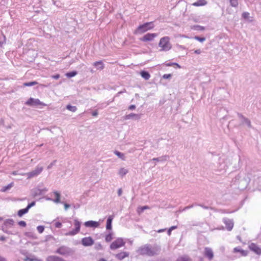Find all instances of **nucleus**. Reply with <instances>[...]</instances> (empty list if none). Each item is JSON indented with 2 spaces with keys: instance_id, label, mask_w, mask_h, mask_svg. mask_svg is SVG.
Wrapping results in <instances>:
<instances>
[{
  "instance_id": "1",
  "label": "nucleus",
  "mask_w": 261,
  "mask_h": 261,
  "mask_svg": "<svg viewBox=\"0 0 261 261\" xmlns=\"http://www.w3.org/2000/svg\"><path fill=\"white\" fill-rule=\"evenodd\" d=\"M160 250V247L156 244L153 245L146 244L140 247L137 252L141 255L152 256L159 254Z\"/></svg>"
},
{
  "instance_id": "2",
  "label": "nucleus",
  "mask_w": 261,
  "mask_h": 261,
  "mask_svg": "<svg viewBox=\"0 0 261 261\" xmlns=\"http://www.w3.org/2000/svg\"><path fill=\"white\" fill-rule=\"evenodd\" d=\"M170 38L165 36L161 38L159 43V46L161 48V51H167L172 48V44L170 42Z\"/></svg>"
},
{
  "instance_id": "3",
  "label": "nucleus",
  "mask_w": 261,
  "mask_h": 261,
  "mask_svg": "<svg viewBox=\"0 0 261 261\" xmlns=\"http://www.w3.org/2000/svg\"><path fill=\"white\" fill-rule=\"evenodd\" d=\"M153 22H146L140 25L134 31L135 34H141L153 28Z\"/></svg>"
},
{
  "instance_id": "4",
  "label": "nucleus",
  "mask_w": 261,
  "mask_h": 261,
  "mask_svg": "<svg viewBox=\"0 0 261 261\" xmlns=\"http://www.w3.org/2000/svg\"><path fill=\"white\" fill-rule=\"evenodd\" d=\"M125 242L121 238L117 239L113 242L110 245V249L111 250H116L124 246Z\"/></svg>"
},
{
  "instance_id": "5",
  "label": "nucleus",
  "mask_w": 261,
  "mask_h": 261,
  "mask_svg": "<svg viewBox=\"0 0 261 261\" xmlns=\"http://www.w3.org/2000/svg\"><path fill=\"white\" fill-rule=\"evenodd\" d=\"M73 225L75 227L74 229L66 233V236H73L77 234L80 232L81 222H80L77 219H75L74 220Z\"/></svg>"
},
{
  "instance_id": "6",
  "label": "nucleus",
  "mask_w": 261,
  "mask_h": 261,
  "mask_svg": "<svg viewBox=\"0 0 261 261\" xmlns=\"http://www.w3.org/2000/svg\"><path fill=\"white\" fill-rule=\"evenodd\" d=\"M43 169V167L38 165L36 168L31 172L25 173L28 178H31L39 175Z\"/></svg>"
},
{
  "instance_id": "7",
  "label": "nucleus",
  "mask_w": 261,
  "mask_h": 261,
  "mask_svg": "<svg viewBox=\"0 0 261 261\" xmlns=\"http://www.w3.org/2000/svg\"><path fill=\"white\" fill-rule=\"evenodd\" d=\"M238 115L241 125H246L249 128L252 127L251 122L248 118L239 113L238 114Z\"/></svg>"
},
{
  "instance_id": "8",
  "label": "nucleus",
  "mask_w": 261,
  "mask_h": 261,
  "mask_svg": "<svg viewBox=\"0 0 261 261\" xmlns=\"http://www.w3.org/2000/svg\"><path fill=\"white\" fill-rule=\"evenodd\" d=\"M56 252L62 255H66L69 254L71 252V250L67 247L62 246L58 248Z\"/></svg>"
},
{
  "instance_id": "9",
  "label": "nucleus",
  "mask_w": 261,
  "mask_h": 261,
  "mask_svg": "<svg viewBox=\"0 0 261 261\" xmlns=\"http://www.w3.org/2000/svg\"><path fill=\"white\" fill-rule=\"evenodd\" d=\"M14 224V221L12 219H7L5 221L4 225L2 226V229L4 232L8 233L6 230L7 228L12 227Z\"/></svg>"
},
{
  "instance_id": "10",
  "label": "nucleus",
  "mask_w": 261,
  "mask_h": 261,
  "mask_svg": "<svg viewBox=\"0 0 261 261\" xmlns=\"http://www.w3.org/2000/svg\"><path fill=\"white\" fill-rule=\"evenodd\" d=\"M156 36L157 34L156 33H147L143 37L141 38L140 40L144 42L151 41H152Z\"/></svg>"
},
{
  "instance_id": "11",
  "label": "nucleus",
  "mask_w": 261,
  "mask_h": 261,
  "mask_svg": "<svg viewBox=\"0 0 261 261\" xmlns=\"http://www.w3.org/2000/svg\"><path fill=\"white\" fill-rule=\"evenodd\" d=\"M82 244L84 246H91L94 244V240L90 237H85L82 239Z\"/></svg>"
},
{
  "instance_id": "12",
  "label": "nucleus",
  "mask_w": 261,
  "mask_h": 261,
  "mask_svg": "<svg viewBox=\"0 0 261 261\" xmlns=\"http://www.w3.org/2000/svg\"><path fill=\"white\" fill-rule=\"evenodd\" d=\"M204 254L209 260L212 259L214 257L213 251L212 249L209 247L205 248Z\"/></svg>"
},
{
  "instance_id": "13",
  "label": "nucleus",
  "mask_w": 261,
  "mask_h": 261,
  "mask_svg": "<svg viewBox=\"0 0 261 261\" xmlns=\"http://www.w3.org/2000/svg\"><path fill=\"white\" fill-rule=\"evenodd\" d=\"M223 221L226 225L227 229L228 231H230L233 227V223L232 220L227 218H224Z\"/></svg>"
},
{
  "instance_id": "14",
  "label": "nucleus",
  "mask_w": 261,
  "mask_h": 261,
  "mask_svg": "<svg viewBox=\"0 0 261 261\" xmlns=\"http://www.w3.org/2000/svg\"><path fill=\"white\" fill-rule=\"evenodd\" d=\"M26 104L30 106H37L41 105V102L38 99L30 98L27 102Z\"/></svg>"
},
{
  "instance_id": "15",
  "label": "nucleus",
  "mask_w": 261,
  "mask_h": 261,
  "mask_svg": "<svg viewBox=\"0 0 261 261\" xmlns=\"http://www.w3.org/2000/svg\"><path fill=\"white\" fill-rule=\"evenodd\" d=\"M141 118V115L136 114L134 113H130L128 115H126L124 117L125 120L134 119L139 120Z\"/></svg>"
},
{
  "instance_id": "16",
  "label": "nucleus",
  "mask_w": 261,
  "mask_h": 261,
  "mask_svg": "<svg viewBox=\"0 0 261 261\" xmlns=\"http://www.w3.org/2000/svg\"><path fill=\"white\" fill-rule=\"evenodd\" d=\"M249 249L257 254H261V249L259 248L256 244L251 243L249 245Z\"/></svg>"
},
{
  "instance_id": "17",
  "label": "nucleus",
  "mask_w": 261,
  "mask_h": 261,
  "mask_svg": "<svg viewBox=\"0 0 261 261\" xmlns=\"http://www.w3.org/2000/svg\"><path fill=\"white\" fill-rule=\"evenodd\" d=\"M84 225L87 227L96 228L99 226V223L94 221L85 222Z\"/></svg>"
},
{
  "instance_id": "18",
  "label": "nucleus",
  "mask_w": 261,
  "mask_h": 261,
  "mask_svg": "<svg viewBox=\"0 0 261 261\" xmlns=\"http://www.w3.org/2000/svg\"><path fill=\"white\" fill-rule=\"evenodd\" d=\"M129 256V253L127 252H121L116 254L115 257L119 260H122Z\"/></svg>"
},
{
  "instance_id": "19",
  "label": "nucleus",
  "mask_w": 261,
  "mask_h": 261,
  "mask_svg": "<svg viewBox=\"0 0 261 261\" xmlns=\"http://www.w3.org/2000/svg\"><path fill=\"white\" fill-rule=\"evenodd\" d=\"M46 261H66L64 259L55 255L48 256L46 258Z\"/></svg>"
},
{
  "instance_id": "20",
  "label": "nucleus",
  "mask_w": 261,
  "mask_h": 261,
  "mask_svg": "<svg viewBox=\"0 0 261 261\" xmlns=\"http://www.w3.org/2000/svg\"><path fill=\"white\" fill-rule=\"evenodd\" d=\"M93 66H94L97 70H102L104 68L105 65L102 61H97L93 63Z\"/></svg>"
},
{
  "instance_id": "21",
  "label": "nucleus",
  "mask_w": 261,
  "mask_h": 261,
  "mask_svg": "<svg viewBox=\"0 0 261 261\" xmlns=\"http://www.w3.org/2000/svg\"><path fill=\"white\" fill-rule=\"evenodd\" d=\"M113 219V216H110L107 221V225L106 228L107 229L110 230L112 229V222Z\"/></svg>"
},
{
  "instance_id": "22",
  "label": "nucleus",
  "mask_w": 261,
  "mask_h": 261,
  "mask_svg": "<svg viewBox=\"0 0 261 261\" xmlns=\"http://www.w3.org/2000/svg\"><path fill=\"white\" fill-rule=\"evenodd\" d=\"M207 2L205 0H198L194 3L193 5L196 7L202 6L206 5Z\"/></svg>"
},
{
  "instance_id": "23",
  "label": "nucleus",
  "mask_w": 261,
  "mask_h": 261,
  "mask_svg": "<svg viewBox=\"0 0 261 261\" xmlns=\"http://www.w3.org/2000/svg\"><path fill=\"white\" fill-rule=\"evenodd\" d=\"M234 252H240L242 256H246L247 255V251L242 250L240 247H236L233 249Z\"/></svg>"
},
{
  "instance_id": "24",
  "label": "nucleus",
  "mask_w": 261,
  "mask_h": 261,
  "mask_svg": "<svg viewBox=\"0 0 261 261\" xmlns=\"http://www.w3.org/2000/svg\"><path fill=\"white\" fill-rule=\"evenodd\" d=\"M140 74H141V76L146 80H148L150 77L149 73L148 72L145 71H142L140 72Z\"/></svg>"
},
{
  "instance_id": "25",
  "label": "nucleus",
  "mask_w": 261,
  "mask_h": 261,
  "mask_svg": "<svg viewBox=\"0 0 261 261\" xmlns=\"http://www.w3.org/2000/svg\"><path fill=\"white\" fill-rule=\"evenodd\" d=\"M114 153L120 159H122L123 161H125L126 160V157L124 153H121L117 150H115L114 151Z\"/></svg>"
},
{
  "instance_id": "26",
  "label": "nucleus",
  "mask_w": 261,
  "mask_h": 261,
  "mask_svg": "<svg viewBox=\"0 0 261 261\" xmlns=\"http://www.w3.org/2000/svg\"><path fill=\"white\" fill-rule=\"evenodd\" d=\"M168 158H169L168 156L165 155V156H161L159 158H153V159H152V160L157 161V162H163V161H166L168 159Z\"/></svg>"
},
{
  "instance_id": "27",
  "label": "nucleus",
  "mask_w": 261,
  "mask_h": 261,
  "mask_svg": "<svg viewBox=\"0 0 261 261\" xmlns=\"http://www.w3.org/2000/svg\"><path fill=\"white\" fill-rule=\"evenodd\" d=\"M29 211V210L26 207L23 209H21L18 211V216L21 217L23 215L27 214Z\"/></svg>"
},
{
  "instance_id": "28",
  "label": "nucleus",
  "mask_w": 261,
  "mask_h": 261,
  "mask_svg": "<svg viewBox=\"0 0 261 261\" xmlns=\"http://www.w3.org/2000/svg\"><path fill=\"white\" fill-rule=\"evenodd\" d=\"M54 194L56 197V199L54 200V201L56 203L60 202V194L57 191L54 192Z\"/></svg>"
},
{
  "instance_id": "29",
  "label": "nucleus",
  "mask_w": 261,
  "mask_h": 261,
  "mask_svg": "<svg viewBox=\"0 0 261 261\" xmlns=\"http://www.w3.org/2000/svg\"><path fill=\"white\" fill-rule=\"evenodd\" d=\"M128 171L127 169L124 168H121L120 169L119 171V174L121 176H123L125 175H126L128 173Z\"/></svg>"
},
{
  "instance_id": "30",
  "label": "nucleus",
  "mask_w": 261,
  "mask_h": 261,
  "mask_svg": "<svg viewBox=\"0 0 261 261\" xmlns=\"http://www.w3.org/2000/svg\"><path fill=\"white\" fill-rule=\"evenodd\" d=\"M77 72L75 71H73L70 72H67L66 73V76L69 78L73 77L77 74Z\"/></svg>"
},
{
  "instance_id": "31",
  "label": "nucleus",
  "mask_w": 261,
  "mask_h": 261,
  "mask_svg": "<svg viewBox=\"0 0 261 261\" xmlns=\"http://www.w3.org/2000/svg\"><path fill=\"white\" fill-rule=\"evenodd\" d=\"M13 186V183L11 182L7 186L3 187V188L1 190L2 192H5L9 189H10Z\"/></svg>"
},
{
  "instance_id": "32",
  "label": "nucleus",
  "mask_w": 261,
  "mask_h": 261,
  "mask_svg": "<svg viewBox=\"0 0 261 261\" xmlns=\"http://www.w3.org/2000/svg\"><path fill=\"white\" fill-rule=\"evenodd\" d=\"M66 109L67 110H68L69 111H70L72 112H75L76 110H77V108L75 106H72L71 105H67V107H66Z\"/></svg>"
},
{
  "instance_id": "33",
  "label": "nucleus",
  "mask_w": 261,
  "mask_h": 261,
  "mask_svg": "<svg viewBox=\"0 0 261 261\" xmlns=\"http://www.w3.org/2000/svg\"><path fill=\"white\" fill-rule=\"evenodd\" d=\"M112 235L113 234L112 232H110L109 234L106 235L105 238L106 241L107 242L111 241V240L113 239Z\"/></svg>"
},
{
  "instance_id": "34",
  "label": "nucleus",
  "mask_w": 261,
  "mask_h": 261,
  "mask_svg": "<svg viewBox=\"0 0 261 261\" xmlns=\"http://www.w3.org/2000/svg\"><path fill=\"white\" fill-rule=\"evenodd\" d=\"M189 260V258L187 256H183L179 257L176 261H188Z\"/></svg>"
},
{
  "instance_id": "35",
  "label": "nucleus",
  "mask_w": 261,
  "mask_h": 261,
  "mask_svg": "<svg viewBox=\"0 0 261 261\" xmlns=\"http://www.w3.org/2000/svg\"><path fill=\"white\" fill-rule=\"evenodd\" d=\"M229 2L232 7H236L238 5V0H229Z\"/></svg>"
},
{
  "instance_id": "36",
  "label": "nucleus",
  "mask_w": 261,
  "mask_h": 261,
  "mask_svg": "<svg viewBox=\"0 0 261 261\" xmlns=\"http://www.w3.org/2000/svg\"><path fill=\"white\" fill-rule=\"evenodd\" d=\"M37 84V83L36 82H28V83H24L23 84V85L24 86H28V87H30V86H34L35 85H36Z\"/></svg>"
},
{
  "instance_id": "37",
  "label": "nucleus",
  "mask_w": 261,
  "mask_h": 261,
  "mask_svg": "<svg viewBox=\"0 0 261 261\" xmlns=\"http://www.w3.org/2000/svg\"><path fill=\"white\" fill-rule=\"evenodd\" d=\"M149 207L147 206H143L138 208V212L139 213H142L145 210L148 209Z\"/></svg>"
},
{
  "instance_id": "38",
  "label": "nucleus",
  "mask_w": 261,
  "mask_h": 261,
  "mask_svg": "<svg viewBox=\"0 0 261 261\" xmlns=\"http://www.w3.org/2000/svg\"><path fill=\"white\" fill-rule=\"evenodd\" d=\"M195 40L199 41L201 42H202L205 40V38L204 37H200L199 36H195L194 38Z\"/></svg>"
},
{
  "instance_id": "39",
  "label": "nucleus",
  "mask_w": 261,
  "mask_h": 261,
  "mask_svg": "<svg viewBox=\"0 0 261 261\" xmlns=\"http://www.w3.org/2000/svg\"><path fill=\"white\" fill-rule=\"evenodd\" d=\"M37 229L40 233H42L44 230V227L43 226L41 225L38 226L37 227Z\"/></svg>"
},
{
  "instance_id": "40",
  "label": "nucleus",
  "mask_w": 261,
  "mask_h": 261,
  "mask_svg": "<svg viewBox=\"0 0 261 261\" xmlns=\"http://www.w3.org/2000/svg\"><path fill=\"white\" fill-rule=\"evenodd\" d=\"M34 260L41 261L40 259H36V258H30V257H27L24 259V261H34Z\"/></svg>"
},
{
  "instance_id": "41",
  "label": "nucleus",
  "mask_w": 261,
  "mask_h": 261,
  "mask_svg": "<svg viewBox=\"0 0 261 261\" xmlns=\"http://www.w3.org/2000/svg\"><path fill=\"white\" fill-rule=\"evenodd\" d=\"M172 77L171 74H165L163 76V78L164 79H170Z\"/></svg>"
},
{
  "instance_id": "42",
  "label": "nucleus",
  "mask_w": 261,
  "mask_h": 261,
  "mask_svg": "<svg viewBox=\"0 0 261 261\" xmlns=\"http://www.w3.org/2000/svg\"><path fill=\"white\" fill-rule=\"evenodd\" d=\"M56 163V160H55L53 162H51L48 166H47V169H51L53 166H54L55 165Z\"/></svg>"
},
{
  "instance_id": "43",
  "label": "nucleus",
  "mask_w": 261,
  "mask_h": 261,
  "mask_svg": "<svg viewBox=\"0 0 261 261\" xmlns=\"http://www.w3.org/2000/svg\"><path fill=\"white\" fill-rule=\"evenodd\" d=\"M249 13H248V12H244L243 14H242V17L245 18V19H247L249 17Z\"/></svg>"
},
{
  "instance_id": "44",
  "label": "nucleus",
  "mask_w": 261,
  "mask_h": 261,
  "mask_svg": "<svg viewBox=\"0 0 261 261\" xmlns=\"http://www.w3.org/2000/svg\"><path fill=\"white\" fill-rule=\"evenodd\" d=\"M35 205V202L33 201L31 203H29L28 206H27V208L29 210L30 208H31L32 206H34Z\"/></svg>"
},
{
  "instance_id": "45",
  "label": "nucleus",
  "mask_w": 261,
  "mask_h": 261,
  "mask_svg": "<svg viewBox=\"0 0 261 261\" xmlns=\"http://www.w3.org/2000/svg\"><path fill=\"white\" fill-rule=\"evenodd\" d=\"M95 248L97 250H101L102 248V245L100 243L96 244L95 245Z\"/></svg>"
},
{
  "instance_id": "46",
  "label": "nucleus",
  "mask_w": 261,
  "mask_h": 261,
  "mask_svg": "<svg viewBox=\"0 0 261 261\" xmlns=\"http://www.w3.org/2000/svg\"><path fill=\"white\" fill-rule=\"evenodd\" d=\"M18 224L21 226H22V227H25L27 225L25 222L23 221H20L18 222Z\"/></svg>"
},
{
  "instance_id": "47",
  "label": "nucleus",
  "mask_w": 261,
  "mask_h": 261,
  "mask_svg": "<svg viewBox=\"0 0 261 261\" xmlns=\"http://www.w3.org/2000/svg\"><path fill=\"white\" fill-rule=\"evenodd\" d=\"M62 223L59 222H57L55 223V226L57 228H61L62 227Z\"/></svg>"
},
{
  "instance_id": "48",
  "label": "nucleus",
  "mask_w": 261,
  "mask_h": 261,
  "mask_svg": "<svg viewBox=\"0 0 261 261\" xmlns=\"http://www.w3.org/2000/svg\"><path fill=\"white\" fill-rule=\"evenodd\" d=\"M172 65H176L177 66L178 68H180V66L179 64H178L177 63H168L167 64V66H172Z\"/></svg>"
},
{
  "instance_id": "49",
  "label": "nucleus",
  "mask_w": 261,
  "mask_h": 261,
  "mask_svg": "<svg viewBox=\"0 0 261 261\" xmlns=\"http://www.w3.org/2000/svg\"><path fill=\"white\" fill-rule=\"evenodd\" d=\"M65 210L66 211L68 208L70 207V205L66 203H64Z\"/></svg>"
},
{
  "instance_id": "50",
  "label": "nucleus",
  "mask_w": 261,
  "mask_h": 261,
  "mask_svg": "<svg viewBox=\"0 0 261 261\" xmlns=\"http://www.w3.org/2000/svg\"><path fill=\"white\" fill-rule=\"evenodd\" d=\"M51 77L54 79L57 80L60 77V75L59 74H56V75H54L51 76Z\"/></svg>"
},
{
  "instance_id": "51",
  "label": "nucleus",
  "mask_w": 261,
  "mask_h": 261,
  "mask_svg": "<svg viewBox=\"0 0 261 261\" xmlns=\"http://www.w3.org/2000/svg\"><path fill=\"white\" fill-rule=\"evenodd\" d=\"M122 190L121 189H119L118 190V196H120L122 195Z\"/></svg>"
},
{
  "instance_id": "52",
  "label": "nucleus",
  "mask_w": 261,
  "mask_h": 261,
  "mask_svg": "<svg viewBox=\"0 0 261 261\" xmlns=\"http://www.w3.org/2000/svg\"><path fill=\"white\" fill-rule=\"evenodd\" d=\"M135 108H136V106H135V105H130V106L129 107L128 109H129V110H133L135 109Z\"/></svg>"
},
{
  "instance_id": "53",
  "label": "nucleus",
  "mask_w": 261,
  "mask_h": 261,
  "mask_svg": "<svg viewBox=\"0 0 261 261\" xmlns=\"http://www.w3.org/2000/svg\"><path fill=\"white\" fill-rule=\"evenodd\" d=\"M92 115L93 116H97V115H98L97 111H95L93 112L92 113Z\"/></svg>"
},
{
  "instance_id": "54",
  "label": "nucleus",
  "mask_w": 261,
  "mask_h": 261,
  "mask_svg": "<svg viewBox=\"0 0 261 261\" xmlns=\"http://www.w3.org/2000/svg\"><path fill=\"white\" fill-rule=\"evenodd\" d=\"M194 53L196 54H200L201 53V51L200 49H196L194 51Z\"/></svg>"
},
{
  "instance_id": "55",
  "label": "nucleus",
  "mask_w": 261,
  "mask_h": 261,
  "mask_svg": "<svg viewBox=\"0 0 261 261\" xmlns=\"http://www.w3.org/2000/svg\"><path fill=\"white\" fill-rule=\"evenodd\" d=\"M177 228V226H171L169 229H170V230H174L175 229H176Z\"/></svg>"
},
{
  "instance_id": "56",
  "label": "nucleus",
  "mask_w": 261,
  "mask_h": 261,
  "mask_svg": "<svg viewBox=\"0 0 261 261\" xmlns=\"http://www.w3.org/2000/svg\"><path fill=\"white\" fill-rule=\"evenodd\" d=\"M193 205H191L187 206H186V207H185V208L184 209V210H188V209H189V208H192V207H193Z\"/></svg>"
},
{
  "instance_id": "57",
  "label": "nucleus",
  "mask_w": 261,
  "mask_h": 261,
  "mask_svg": "<svg viewBox=\"0 0 261 261\" xmlns=\"http://www.w3.org/2000/svg\"><path fill=\"white\" fill-rule=\"evenodd\" d=\"M196 27L197 28H198L199 30H204V28L203 27L197 25V26H196Z\"/></svg>"
},
{
  "instance_id": "58",
  "label": "nucleus",
  "mask_w": 261,
  "mask_h": 261,
  "mask_svg": "<svg viewBox=\"0 0 261 261\" xmlns=\"http://www.w3.org/2000/svg\"><path fill=\"white\" fill-rule=\"evenodd\" d=\"M166 229H159L157 231V232L158 233H161V232H164V231H165Z\"/></svg>"
},
{
  "instance_id": "59",
  "label": "nucleus",
  "mask_w": 261,
  "mask_h": 261,
  "mask_svg": "<svg viewBox=\"0 0 261 261\" xmlns=\"http://www.w3.org/2000/svg\"><path fill=\"white\" fill-rule=\"evenodd\" d=\"M5 237L4 236H1L0 237V241H4L5 240Z\"/></svg>"
},
{
  "instance_id": "60",
  "label": "nucleus",
  "mask_w": 261,
  "mask_h": 261,
  "mask_svg": "<svg viewBox=\"0 0 261 261\" xmlns=\"http://www.w3.org/2000/svg\"><path fill=\"white\" fill-rule=\"evenodd\" d=\"M0 261H6V259L4 257L0 256Z\"/></svg>"
},
{
  "instance_id": "61",
  "label": "nucleus",
  "mask_w": 261,
  "mask_h": 261,
  "mask_svg": "<svg viewBox=\"0 0 261 261\" xmlns=\"http://www.w3.org/2000/svg\"><path fill=\"white\" fill-rule=\"evenodd\" d=\"M171 231H172V230H170V229H168V234L169 236H170V235H171Z\"/></svg>"
},
{
  "instance_id": "62",
  "label": "nucleus",
  "mask_w": 261,
  "mask_h": 261,
  "mask_svg": "<svg viewBox=\"0 0 261 261\" xmlns=\"http://www.w3.org/2000/svg\"><path fill=\"white\" fill-rule=\"evenodd\" d=\"M180 36L182 38H188V37L185 35H180Z\"/></svg>"
},
{
  "instance_id": "63",
  "label": "nucleus",
  "mask_w": 261,
  "mask_h": 261,
  "mask_svg": "<svg viewBox=\"0 0 261 261\" xmlns=\"http://www.w3.org/2000/svg\"><path fill=\"white\" fill-rule=\"evenodd\" d=\"M200 205L201 206H202V207L203 208H205V209H207V208H208V207H207V206H202V205Z\"/></svg>"
},
{
  "instance_id": "64",
  "label": "nucleus",
  "mask_w": 261,
  "mask_h": 261,
  "mask_svg": "<svg viewBox=\"0 0 261 261\" xmlns=\"http://www.w3.org/2000/svg\"><path fill=\"white\" fill-rule=\"evenodd\" d=\"M98 261H107L106 260H105V259L103 258H101L100 259H99Z\"/></svg>"
}]
</instances>
